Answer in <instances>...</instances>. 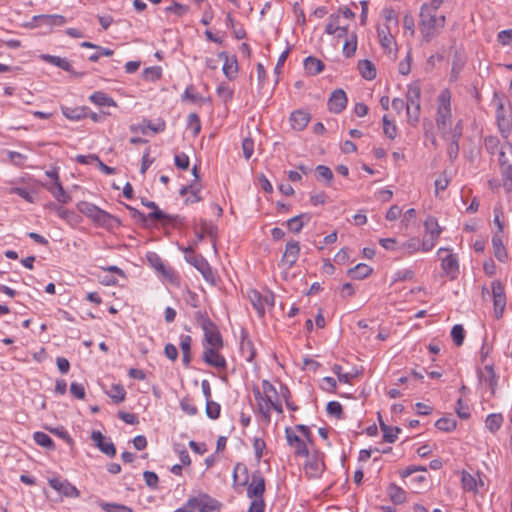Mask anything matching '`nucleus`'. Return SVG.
Here are the masks:
<instances>
[{"label":"nucleus","mask_w":512,"mask_h":512,"mask_svg":"<svg viewBox=\"0 0 512 512\" xmlns=\"http://www.w3.org/2000/svg\"><path fill=\"white\" fill-rule=\"evenodd\" d=\"M438 6L424 3L420 8L419 13V29L423 40L426 42L431 41L441 30L445 27L446 17L438 15Z\"/></svg>","instance_id":"1"},{"label":"nucleus","mask_w":512,"mask_h":512,"mask_svg":"<svg viewBox=\"0 0 512 512\" xmlns=\"http://www.w3.org/2000/svg\"><path fill=\"white\" fill-rule=\"evenodd\" d=\"M222 503L207 493L201 492L190 497L186 503L175 512H220Z\"/></svg>","instance_id":"2"},{"label":"nucleus","mask_w":512,"mask_h":512,"mask_svg":"<svg viewBox=\"0 0 512 512\" xmlns=\"http://www.w3.org/2000/svg\"><path fill=\"white\" fill-rule=\"evenodd\" d=\"M196 324L204 332V340L208 347L223 348V338L218 326L209 318L207 312L197 311L194 314Z\"/></svg>","instance_id":"3"},{"label":"nucleus","mask_w":512,"mask_h":512,"mask_svg":"<svg viewBox=\"0 0 512 512\" xmlns=\"http://www.w3.org/2000/svg\"><path fill=\"white\" fill-rule=\"evenodd\" d=\"M502 184L507 192L512 191V144L505 140L502 150L497 154Z\"/></svg>","instance_id":"4"},{"label":"nucleus","mask_w":512,"mask_h":512,"mask_svg":"<svg viewBox=\"0 0 512 512\" xmlns=\"http://www.w3.org/2000/svg\"><path fill=\"white\" fill-rule=\"evenodd\" d=\"M420 99V85L418 83L408 85L405 101L407 103L408 123L412 126H415L419 122L421 111Z\"/></svg>","instance_id":"5"},{"label":"nucleus","mask_w":512,"mask_h":512,"mask_svg":"<svg viewBox=\"0 0 512 512\" xmlns=\"http://www.w3.org/2000/svg\"><path fill=\"white\" fill-rule=\"evenodd\" d=\"M451 95L448 89L443 90L438 97L436 124L440 130H445L451 124Z\"/></svg>","instance_id":"6"},{"label":"nucleus","mask_w":512,"mask_h":512,"mask_svg":"<svg viewBox=\"0 0 512 512\" xmlns=\"http://www.w3.org/2000/svg\"><path fill=\"white\" fill-rule=\"evenodd\" d=\"M424 227L425 235L422 241V251L429 252L435 247L442 229L440 228L437 219L433 216L426 218L424 221Z\"/></svg>","instance_id":"7"},{"label":"nucleus","mask_w":512,"mask_h":512,"mask_svg":"<svg viewBox=\"0 0 512 512\" xmlns=\"http://www.w3.org/2000/svg\"><path fill=\"white\" fill-rule=\"evenodd\" d=\"M437 253L440 256L441 268L445 274L451 280L456 279L459 274V262L457 256L451 252L450 248H439Z\"/></svg>","instance_id":"8"},{"label":"nucleus","mask_w":512,"mask_h":512,"mask_svg":"<svg viewBox=\"0 0 512 512\" xmlns=\"http://www.w3.org/2000/svg\"><path fill=\"white\" fill-rule=\"evenodd\" d=\"M304 465L305 475L309 479H318L325 470L324 454L320 451H314Z\"/></svg>","instance_id":"9"},{"label":"nucleus","mask_w":512,"mask_h":512,"mask_svg":"<svg viewBox=\"0 0 512 512\" xmlns=\"http://www.w3.org/2000/svg\"><path fill=\"white\" fill-rule=\"evenodd\" d=\"M492 295L494 314L497 319L501 318L506 307V295L504 286L498 280L492 282Z\"/></svg>","instance_id":"10"},{"label":"nucleus","mask_w":512,"mask_h":512,"mask_svg":"<svg viewBox=\"0 0 512 512\" xmlns=\"http://www.w3.org/2000/svg\"><path fill=\"white\" fill-rule=\"evenodd\" d=\"M253 394L258 402V410L263 419L269 423L271 421V405L277 400L274 395H264L258 387L253 388Z\"/></svg>","instance_id":"11"},{"label":"nucleus","mask_w":512,"mask_h":512,"mask_svg":"<svg viewBox=\"0 0 512 512\" xmlns=\"http://www.w3.org/2000/svg\"><path fill=\"white\" fill-rule=\"evenodd\" d=\"M265 479L260 471L252 473L251 482L247 487V496L252 500L264 499Z\"/></svg>","instance_id":"12"},{"label":"nucleus","mask_w":512,"mask_h":512,"mask_svg":"<svg viewBox=\"0 0 512 512\" xmlns=\"http://www.w3.org/2000/svg\"><path fill=\"white\" fill-rule=\"evenodd\" d=\"M190 258L192 261H190L189 264H191L201 273L206 282H208L211 285H216L217 276L216 273L213 271L212 267L210 266V264L208 263V261L202 255Z\"/></svg>","instance_id":"13"},{"label":"nucleus","mask_w":512,"mask_h":512,"mask_svg":"<svg viewBox=\"0 0 512 512\" xmlns=\"http://www.w3.org/2000/svg\"><path fill=\"white\" fill-rule=\"evenodd\" d=\"M496 120L500 135L504 140H508L512 130V115L505 111L502 104H499L496 110Z\"/></svg>","instance_id":"14"},{"label":"nucleus","mask_w":512,"mask_h":512,"mask_svg":"<svg viewBox=\"0 0 512 512\" xmlns=\"http://www.w3.org/2000/svg\"><path fill=\"white\" fill-rule=\"evenodd\" d=\"M49 485L56 490L59 494L70 497L77 498L80 496L79 490L71 484L67 479H62L60 477L50 478Z\"/></svg>","instance_id":"15"},{"label":"nucleus","mask_w":512,"mask_h":512,"mask_svg":"<svg viewBox=\"0 0 512 512\" xmlns=\"http://www.w3.org/2000/svg\"><path fill=\"white\" fill-rule=\"evenodd\" d=\"M142 204L147 208L152 209L153 211L147 215L148 219L157 220V221H166L170 224L175 225L177 222H181V218L178 215H169L164 213L158 208V205L146 199H142Z\"/></svg>","instance_id":"16"},{"label":"nucleus","mask_w":512,"mask_h":512,"mask_svg":"<svg viewBox=\"0 0 512 512\" xmlns=\"http://www.w3.org/2000/svg\"><path fill=\"white\" fill-rule=\"evenodd\" d=\"M348 98L343 89L334 90L327 102L328 110L335 114H340L346 109Z\"/></svg>","instance_id":"17"},{"label":"nucleus","mask_w":512,"mask_h":512,"mask_svg":"<svg viewBox=\"0 0 512 512\" xmlns=\"http://www.w3.org/2000/svg\"><path fill=\"white\" fill-rule=\"evenodd\" d=\"M477 376L479 383L486 385L490 389L491 394L494 395L498 385V376L494 371L493 365L488 364L483 369H479Z\"/></svg>","instance_id":"18"},{"label":"nucleus","mask_w":512,"mask_h":512,"mask_svg":"<svg viewBox=\"0 0 512 512\" xmlns=\"http://www.w3.org/2000/svg\"><path fill=\"white\" fill-rule=\"evenodd\" d=\"M285 435L288 445L294 448V454L296 456H309L306 442L296 435L292 428L287 427L285 429Z\"/></svg>","instance_id":"19"},{"label":"nucleus","mask_w":512,"mask_h":512,"mask_svg":"<svg viewBox=\"0 0 512 512\" xmlns=\"http://www.w3.org/2000/svg\"><path fill=\"white\" fill-rule=\"evenodd\" d=\"M221 348L205 347L203 351V361L217 369H225L227 367L226 359L219 353Z\"/></svg>","instance_id":"20"},{"label":"nucleus","mask_w":512,"mask_h":512,"mask_svg":"<svg viewBox=\"0 0 512 512\" xmlns=\"http://www.w3.org/2000/svg\"><path fill=\"white\" fill-rule=\"evenodd\" d=\"M300 254L299 242L291 240L287 242L285 251L281 258V263L287 269H290L297 261Z\"/></svg>","instance_id":"21"},{"label":"nucleus","mask_w":512,"mask_h":512,"mask_svg":"<svg viewBox=\"0 0 512 512\" xmlns=\"http://www.w3.org/2000/svg\"><path fill=\"white\" fill-rule=\"evenodd\" d=\"M35 27H48L62 26L66 23V18L59 14L53 15H36L32 18Z\"/></svg>","instance_id":"22"},{"label":"nucleus","mask_w":512,"mask_h":512,"mask_svg":"<svg viewBox=\"0 0 512 512\" xmlns=\"http://www.w3.org/2000/svg\"><path fill=\"white\" fill-rule=\"evenodd\" d=\"M91 439L102 453L109 457H114L116 455V448L114 444L112 442H106L105 437L100 431H92Z\"/></svg>","instance_id":"23"},{"label":"nucleus","mask_w":512,"mask_h":512,"mask_svg":"<svg viewBox=\"0 0 512 512\" xmlns=\"http://www.w3.org/2000/svg\"><path fill=\"white\" fill-rule=\"evenodd\" d=\"M49 208L54 210L59 218L65 220L71 226H76L81 221V217L73 210H68L54 203H50Z\"/></svg>","instance_id":"24"},{"label":"nucleus","mask_w":512,"mask_h":512,"mask_svg":"<svg viewBox=\"0 0 512 512\" xmlns=\"http://www.w3.org/2000/svg\"><path fill=\"white\" fill-rule=\"evenodd\" d=\"M94 223L107 230H113L121 225V221L114 215L100 209Z\"/></svg>","instance_id":"25"},{"label":"nucleus","mask_w":512,"mask_h":512,"mask_svg":"<svg viewBox=\"0 0 512 512\" xmlns=\"http://www.w3.org/2000/svg\"><path fill=\"white\" fill-rule=\"evenodd\" d=\"M218 58L224 60V64L222 67L224 75L229 80L234 79L238 72V63L236 57L233 56L232 58H229L227 52L223 51L218 53Z\"/></svg>","instance_id":"26"},{"label":"nucleus","mask_w":512,"mask_h":512,"mask_svg":"<svg viewBox=\"0 0 512 512\" xmlns=\"http://www.w3.org/2000/svg\"><path fill=\"white\" fill-rule=\"evenodd\" d=\"M40 58L49 64H52L54 66H57V67L63 69L64 71L70 73L73 76H82L83 75L82 73L75 72L73 70L72 65L66 58H61L59 56H54V55H49V54H42L40 56Z\"/></svg>","instance_id":"27"},{"label":"nucleus","mask_w":512,"mask_h":512,"mask_svg":"<svg viewBox=\"0 0 512 512\" xmlns=\"http://www.w3.org/2000/svg\"><path fill=\"white\" fill-rule=\"evenodd\" d=\"M311 119L310 113L304 110H296L291 113L290 122L294 130L302 131Z\"/></svg>","instance_id":"28"},{"label":"nucleus","mask_w":512,"mask_h":512,"mask_svg":"<svg viewBox=\"0 0 512 512\" xmlns=\"http://www.w3.org/2000/svg\"><path fill=\"white\" fill-rule=\"evenodd\" d=\"M62 114L71 121H79L88 117L89 108L85 106L61 107Z\"/></svg>","instance_id":"29"},{"label":"nucleus","mask_w":512,"mask_h":512,"mask_svg":"<svg viewBox=\"0 0 512 512\" xmlns=\"http://www.w3.org/2000/svg\"><path fill=\"white\" fill-rule=\"evenodd\" d=\"M344 26H349L344 19L341 18L340 13H332L328 17V23L325 26V33L332 34L337 31H344Z\"/></svg>","instance_id":"30"},{"label":"nucleus","mask_w":512,"mask_h":512,"mask_svg":"<svg viewBox=\"0 0 512 512\" xmlns=\"http://www.w3.org/2000/svg\"><path fill=\"white\" fill-rule=\"evenodd\" d=\"M45 187L61 204H67L72 200L71 196L64 190L61 182L53 183Z\"/></svg>","instance_id":"31"},{"label":"nucleus","mask_w":512,"mask_h":512,"mask_svg":"<svg viewBox=\"0 0 512 512\" xmlns=\"http://www.w3.org/2000/svg\"><path fill=\"white\" fill-rule=\"evenodd\" d=\"M493 252L496 259L500 262H506L508 253L503 245L502 237L499 233H495L492 237Z\"/></svg>","instance_id":"32"},{"label":"nucleus","mask_w":512,"mask_h":512,"mask_svg":"<svg viewBox=\"0 0 512 512\" xmlns=\"http://www.w3.org/2000/svg\"><path fill=\"white\" fill-rule=\"evenodd\" d=\"M303 64L305 71L312 76L321 73L325 67L324 63L320 59L313 56L306 57Z\"/></svg>","instance_id":"33"},{"label":"nucleus","mask_w":512,"mask_h":512,"mask_svg":"<svg viewBox=\"0 0 512 512\" xmlns=\"http://www.w3.org/2000/svg\"><path fill=\"white\" fill-rule=\"evenodd\" d=\"M504 422V417L501 413H491L487 415L485 419V427L488 429L492 434L497 433Z\"/></svg>","instance_id":"34"},{"label":"nucleus","mask_w":512,"mask_h":512,"mask_svg":"<svg viewBox=\"0 0 512 512\" xmlns=\"http://www.w3.org/2000/svg\"><path fill=\"white\" fill-rule=\"evenodd\" d=\"M216 231V226L212 225L211 223H208L205 220H202L200 223V228L194 229L196 243L201 242L204 239L205 235L214 237L216 235Z\"/></svg>","instance_id":"35"},{"label":"nucleus","mask_w":512,"mask_h":512,"mask_svg":"<svg viewBox=\"0 0 512 512\" xmlns=\"http://www.w3.org/2000/svg\"><path fill=\"white\" fill-rule=\"evenodd\" d=\"M373 272L372 267L365 263H359L355 267L350 268L347 273L352 279L362 280Z\"/></svg>","instance_id":"36"},{"label":"nucleus","mask_w":512,"mask_h":512,"mask_svg":"<svg viewBox=\"0 0 512 512\" xmlns=\"http://www.w3.org/2000/svg\"><path fill=\"white\" fill-rule=\"evenodd\" d=\"M503 147V143L494 135H488L484 138V148L492 156L497 155Z\"/></svg>","instance_id":"37"},{"label":"nucleus","mask_w":512,"mask_h":512,"mask_svg":"<svg viewBox=\"0 0 512 512\" xmlns=\"http://www.w3.org/2000/svg\"><path fill=\"white\" fill-rule=\"evenodd\" d=\"M358 70L366 80H373L376 77V68L370 60H359Z\"/></svg>","instance_id":"38"},{"label":"nucleus","mask_w":512,"mask_h":512,"mask_svg":"<svg viewBox=\"0 0 512 512\" xmlns=\"http://www.w3.org/2000/svg\"><path fill=\"white\" fill-rule=\"evenodd\" d=\"M380 428L383 432V441L388 443H394L398 438V433L401 432V429L398 427H391L386 425L381 418L379 417Z\"/></svg>","instance_id":"39"},{"label":"nucleus","mask_w":512,"mask_h":512,"mask_svg":"<svg viewBox=\"0 0 512 512\" xmlns=\"http://www.w3.org/2000/svg\"><path fill=\"white\" fill-rule=\"evenodd\" d=\"M240 352L247 362H252L256 356V351L252 341L246 337H243L241 340Z\"/></svg>","instance_id":"40"},{"label":"nucleus","mask_w":512,"mask_h":512,"mask_svg":"<svg viewBox=\"0 0 512 512\" xmlns=\"http://www.w3.org/2000/svg\"><path fill=\"white\" fill-rule=\"evenodd\" d=\"M33 440L35 441V443L37 445H39L47 450L53 451L56 449L55 443L52 440V438L44 432H41V431L34 432Z\"/></svg>","instance_id":"41"},{"label":"nucleus","mask_w":512,"mask_h":512,"mask_svg":"<svg viewBox=\"0 0 512 512\" xmlns=\"http://www.w3.org/2000/svg\"><path fill=\"white\" fill-rule=\"evenodd\" d=\"M89 100L97 106H116L113 98L108 96L105 92L96 91L90 95Z\"/></svg>","instance_id":"42"},{"label":"nucleus","mask_w":512,"mask_h":512,"mask_svg":"<svg viewBox=\"0 0 512 512\" xmlns=\"http://www.w3.org/2000/svg\"><path fill=\"white\" fill-rule=\"evenodd\" d=\"M357 34L355 31H352L349 34V37L345 39V42L343 44L342 52L344 56L347 58H350L355 55L356 49H357Z\"/></svg>","instance_id":"43"},{"label":"nucleus","mask_w":512,"mask_h":512,"mask_svg":"<svg viewBox=\"0 0 512 512\" xmlns=\"http://www.w3.org/2000/svg\"><path fill=\"white\" fill-rule=\"evenodd\" d=\"M77 209L79 210V212H81L82 214H84L85 216L90 218L93 222L95 221V219L100 211L99 207H97L96 205H94L90 202H86V201L79 202L77 204Z\"/></svg>","instance_id":"44"},{"label":"nucleus","mask_w":512,"mask_h":512,"mask_svg":"<svg viewBox=\"0 0 512 512\" xmlns=\"http://www.w3.org/2000/svg\"><path fill=\"white\" fill-rule=\"evenodd\" d=\"M249 299L258 315L261 317L264 316L266 307L263 301V296L257 290H251L249 293Z\"/></svg>","instance_id":"45"},{"label":"nucleus","mask_w":512,"mask_h":512,"mask_svg":"<svg viewBox=\"0 0 512 512\" xmlns=\"http://www.w3.org/2000/svg\"><path fill=\"white\" fill-rule=\"evenodd\" d=\"M388 495L394 504H402L406 500V492L399 486L391 484L388 487Z\"/></svg>","instance_id":"46"},{"label":"nucleus","mask_w":512,"mask_h":512,"mask_svg":"<svg viewBox=\"0 0 512 512\" xmlns=\"http://www.w3.org/2000/svg\"><path fill=\"white\" fill-rule=\"evenodd\" d=\"M315 172L318 181H324L327 186L331 185L334 176L332 170L328 166L318 165Z\"/></svg>","instance_id":"47"},{"label":"nucleus","mask_w":512,"mask_h":512,"mask_svg":"<svg viewBox=\"0 0 512 512\" xmlns=\"http://www.w3.org/2000/svg\"><path fill=\"white\" fill-rule=\"evenodd\" d=\"M377 32L382 47L390 48L394 42L393 37L391 35V27L389 25H385L382 28H378Z\"/></svg>","instance_id":"48"},{"label":"nucleus","mask_w":512,"mask_h":512,"mask_svg":"<svg viewBox=\"0 0 512 512\" xmlns=\"http://www.w3.org/2000/svg\"><path fill=\"white\" fill-rule=\"evenodd\" d=\"M461 484L462 488L468 492H476L477 491V481L473 475L469 472L463 471L461 473Z\"/></svg>","instance_id":"49"},{"label":"nucleus","mask_w":512,"mask_h":512,"mask_svg":"<svg viewBox=\"0 0 512 512\" xmlns=\"http://www.w3.org/2000/svg\"><path fill=\"white\" fill-rule=\"evenodd\" d=\"M189 188V193L191 195L185 199V204H194L202 201V197L200 195L202 185L200 183L192 182L189 184Z\"/></svg>","instance_id":"50"},{"label":"nucleus","mask_w":512,"mask_h":512,"mask_svg":"<svg viewBox=\"0 0 512 512\" xmlns=\"http://www.w3.org/2000/svg\"><path fill=\"white\" fill-rule=\"evenodd\" d=\"M456 420L450 417H442L435 423L437 429L444 432H451L456 428Z\"/></svg>","instance_id":"51"},{"label":"nucleus","mask_w":512,"mask_h":512,"mask_svg":"<svg viewBox=\"0 0 512 512\" xmlns=\"http://www.w3.org/2000/svg\"><path fill=\"white\" fill-rule=\"evenodd\" d=\"M108 395L115 403H120L125 400L126 391L122 385L113 384Z\"/></svg>","instance_id":"52"},{"label":"nucleus","mask_w":512,"mask_h":512,"mask_svg":"<svg viewBox=\"0 0 512 512\" xmlns=\"http://www.w3.org/2000/svg\"><path fill=\"white\" fill-rule=\"evenodd\" d=\"M100 507L105 512H133L132 508L118 503L102 502L100 503Z\"/></svg>","instance_id":"53"},{"label":"nucleus","mask_w":512,"mask_h":512,"mask_svg":"<svg viewBox=\"0 0 512 512\" xmlns=\"http://www.w3.org/2000/svg\"><path fill=\"white\" fill-rule=\"evenodd\" d=\"M460 137H461V132H459V134H453L452 141L448 146L447 154L451 161H454L458 156Z\"/></svg>","instance_id":"54"},{"label":"nucleus","mask_w":512,"mask_h":512,"mask_svg":"<svg viewBox=\"0 0 512 512\" xmlns=\"http://www.w3.org/2000/svg\"><path fill=\"white\" fill-rule=\"evenodd\" d=\"M220 411H221V406L219 403H217L213 400L206 401L205 412H206V415L208 418H210L212 420L218 419L220 417Z\"/></svg>","instance_id":"55"},{"label":"nucleus","mask_w":512,"mask_h":512,"mask_svg":"<svg viewBox=\"0 0 512 512\" xmlns=\"http://www.w3.org/2000/svg\"><path fill=\"white\" fill-rule=\"evenodd\" d=\"M143 78L147 81H157L162 76V69L160 66H152L144 69Z\"/></svg>","instance_id":"56"},{"label":"nucleus","mask_w":512,"mask_h":512,"mask_svg":"<svg viewBox=\"0 0 512 512\" xmlns=\"http://www.w3.org/2000/svg\"><path fill=\"white\" fill-rule=\"evenodd\" d=\"M382 122L383 133L385 134V136L392 140L395 139V137L397 136L396 125L393 122H391L386 115L383 116Z\"/></svg>","instance_id":"57"},{"label":"nucleus","mask_w":512,"mask_h":512,"mask_svg":"<svg viewBox=\"0 0 512 512\" xmlns=\"http://www.w3.org/2000/svg\"><path fill=\"white\" fill-rule=\"evenodd\" d=\"M451 337L456 346H461L464 342L465 331L462 325L456 324L452 327Z\"/></svg>","instance_id":"58"},{"label":"nucleus","mask_w":512,"mask_h":512,"mask_svg":"<svg viewBox=\"0 0 512 512\" xmlns=\"http://www.w3.org/2000/svg\"><path fill=\"white\" fill-rule=\"evenodd\" d=\"M180 407H181L182 411L189 416H195L198 413L197 407L193 404L192 400L188 397H184L181 399Z\"/></svg>","instance_id":"59"},{"label":"nucleus","mask_w":512,"mask_h":512,"mask_svg":"<svg viewBox=\"0 0 512 512\" xmlns=\"http://www.w3.org/2000/svg\"><path fill=\"white\" fill-rule=\"evenodd\" d=\"M47 429L55 436H58L59 438L63 439L70 446L73 445V443H74L73 439L71 438L68 431L63 426L52 427V428H47Z\"/></svg>","instance_id":"60"},{"label":"nucleus","mask_w":512,"mask_h":512,"mask_svg":"<svg viewBox=\"0 0 512 512\" xmlns=\"http://www.w3.org/2000/svg\"><path fill=\"white\" fill-rule=\"evenodd\" d=\"M402 248L405 249L408 254H413L415 252H418L419 250H422V243H420V240L418 238H410L406 242L402 244Z\"/></svg>","instance_id":"61"},{"label":"nucleus","mask_w":512,"mask_h":512,"mask_svg":"<svg viewBox=\"0 0 512 512\" xmlns=\"http://www.w3.org/2000/svg\"><path fill=\"white\" fill-rule=\"evenodd\" d=\"M147 262L151 267H153L157 272L160 269H164V263L161 257L155 252H148L146 255Z\"/></svg>","instance_id":"62"},{"label":"nucleus","mask_w":512,"mask_h":512,"mask_svg":"<svg viewBox=\"0 0 512 512\" xmlns=\"http://www.w3.org/2000/svg\"><path fill=\"white\" fill-rule=\"evenodd\" d=\"M450 183V178L448 177L446 171L442 172L440 176L435 180V194L436 196L440 191H444Z\"/></svg>","instance_id":"63"},{"label":"nucleus","mask_w":512,"mask_h":512,"mask_svg":"<svg viewBox=\"0 0 512 512\" xmlns=\"http://www.w3.org/2000/svg\"><path fill=\"white\" fill-rule=\"evenodd\" d=\"M216 91L219 98H221L225 103L231 101L233 98V90L224 83L220 84Z\"/></svg>","instance_id":"64"}]
</instances>
